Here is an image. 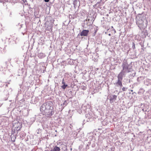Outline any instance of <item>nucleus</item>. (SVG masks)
Returning <instances> with one entry per match:
<instances>
[{
  "label": "nucleus",
  "mask_w": 151,
  "mask_h": 151,
  "mask_svg": "<svg viewBox=\"0 0 151 151\" xmlns=\"http://www.w3.org/2000/svg\"><path fill=\"white\" fill-rule=\"evenodd\" d=\"M48 26L47 27V30L50 31L52 29V24L51 23H49L48 24Z\"/></svg>",
  "instance_id": "nucleus-6"
},
{
  "label": "nucleus",
  "mask_w": 151,
  "mask_h": 151,
  "mask_svg": "<svg viewBox=\"0 0 151 151\" xmlns=\"http://www.w3.org/2000/svg\"><path fill=\"white\" fill-rule=\"evenodd\" d=\"M126 88H125V87H123L122 88V90L123 91H126Z\"/></svg>",
  "instance_id": "nucleus-11"
},
{
  "label": "nucleus",
  "mask_w": 151,
  "mask_h": 151,
  "mask_svg": "<svg viewBox=\"0 0 151 151\" xmlns=\"http://www.w3.org/2000/svg\"><path fill=\"white\" fill-rule=\"evenodd\" d=\"M117 96L115 95H111L110 96V101H114L116 99Z\"/></svg>",
  "instance_id": "nucleus-5"
},
{
  "label": "nucleus",
  "mask_w": 151,
  "mask_h": 151,
  "mask_svg": "<svg viewBox=\"0 0 151 151\" xmlns=\"http://www.w3.org/2000/svg\"><path fill=\"white\" fill-rule=\"evenodd\" d=\"M62 84H63V85H65V83L64 82V79H63V80H62Z\"/></svg>",
  "instance_id": "nucleus-10"
},
{
  "label": "nucleus",
  "mask_w": 151,
  "mask_h": 151,
  "mask_svg": "<svg viewBox=\"0 0 151 151\" xmlns=\"http://www.w3.org/2000/svg\"><path fill=\"white\" fill-rule=\"evenodd\" d=\"M89 32L88 30H83L80 33L81 36H87Z\"/></svg>",
  "instance_id": "nucleus-3"
},
{
  "label": "nucleus",
  "mask_w": 151,
  "mask_h": 151,
  "mask_svg": "<svg viewBox=\"0 0 151 151\" xmlns=\"http://www.w3.org/2000/svg\"><path fill=\"white\" fill-rule=\"evenodd\" d=\"M49 105L44 104L42 105L40 108L41 111L44 113L43 115H45L48 117H51L53 114L52 110L49 108Z\"/></svg>",
  "instance_id": "nucleus-1"
},
{
  "label": "nucleus",
  "mask_w": 151,
  "mask_h": 151,
  "mask_svg": "<svg viewBox=\"0 0 151 151\" xmlns=\"http://www.w3.org/2000/svg\"><path fill=\"white\" fill-rule=\"evenodd\" d=\"M60 149L59 147L55 146L53 148L51 149V151H60Z\"/></svg>",
  "instance_id": "nucleus-7"
},
{
  "label": "nucleus",
  "mask_w": 151,
  "mask_h": 151,
  "mask_svg": "<svg viewBox=\"0 0 151 151\" xmlns=\"http://www.w3.org/2000/svg\"><path fill=\"white\" fill-rule=\"evenodd\" d=\"M67 86V85H63L62 86V87L63 88L65 89L66 88V87Z\"/></svg>",
  "instance_id": "nucleus-9"
},
{
  "label": "nucleus",
  "mask_w": 151,
  "mask_h": 151,
  "mask_svg": "<svg viewBox=\"0 0 151 151\" xmlns=\"http://www.w3.org/2000/svg\"><path fill=\"white\" fill-rule=\"evenodd\" d=\"M24 3H25L26 2V0H22Z\"/></svg>",
  "instance_id": "nucleus-13"
},
{
  "label": "nucleus",
  "mask_w": 151,
  "mask_h": 151,
  "mask_svg": "<svg viewBox=\"0 0 151 151\" xmlns=\"http://www.w3.org/2000/svg\"><path fill=\"white\" fill-rule=\"evenodd\" d=\"M118 78V81L116 83V84H117L118 85H119V86H121V87H122V83L121 82V81L120 80V78ZM120 79H121V80H122V79L120 78Z\"/></svg>",
  "instance_id": "nucleus-8"
},
{
  "label": "nucleus",
  "mask_w": 151,
  "mask_h": 151,
  "mask_svg": "<svg viewBox=\"0 0 151 151\" xmlns=\"http://www.w3.org/2000/svg\"><path fill=\"white\" fill-rule=\"evenodd\" d=\"M109 36H110V35H111V34H109Z\"/></svg>",
  "instance_id": "nucleus-14"
},
{
  "label": "nucleus",
  "mask_w": 151,
  "mask_h": 151,
  "mask_svg": "<svg viewBox=\"0 0 151 151\" xmlns=\"http://www.w3.org/2000/svg\"><path fill=\"white\" fill-rule=\"evenodd\" d=\"M123 70L118 75V78H122V76L124 73L127 72H129L128 69V65L127 62H125L122 65Z\"/></svg>",
  "instance_id": "nucleus-2"
},
{
  "label": "nucleus",
  "mask_w": 151,
  "mask_h": 151,
  "mask_svg": "<svg viewBox=\"0 0 151 151\" xmlns=\"http://www.w3.org/2000/svg\"><path fill=\"white\" fill-rule=\"evenodd\" d=\"M45 2H48L49 1V0H44Z\"/></svg>",
  "instance_id": "nucleus-12"
},
{
  "label": "nucleus",
  "mask_w": 151,
  "mask_h": 151,
  "mask_svg": "<svg viewBox=\"0 0 151 151\" xmlns=\"http://www.w3.org/2000/svg\"><path fill=\"white\" fill-rule=\"evenodd\" d=\"M15 125L16 126L15 128L17 131L19 130L22 127V124L19 122H18Z\"/></svg>",
  "instance_id": "nucleus-4"
}]
</instances>
